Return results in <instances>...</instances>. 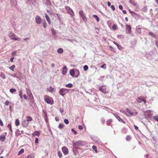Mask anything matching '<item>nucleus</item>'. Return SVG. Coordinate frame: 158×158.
<instances>
[{"label": "nucleus", "mask_w": 158, "mask_h": 158, "mask_svg": "<svg viewBox=\"0 0 158 158\" xmlns=\"http://www.w3.org/2000/svg\"><path fill=\"white\" fill-rule=\"evenodd\" d=\"M45 101L48 104L51 105L54 103V101L52 98L47 95H45L44 97Z\"/></svg>", "instance_id": "obj_1"}, {"label": "nucleus", "mask_w": 158, "mask_h": 158, "mask_svg": "<svg viewBox=\"0 0 158 158\" xmlns=\"http://www.w3.org/2000/svg\"><path fill=\"white\" fill-rule=\"evenodd\" d=\"M99 90L102 93L106 94L109 92V89L107 88L106 85H103L99 87Z\"/></svg>", "instance_id": "obj_2"}, {"label": "nucleus", "mask_w": 158, "mask_h": 158, "mask_svg": "<svg viewBox=\"0 0 158 158\" xmlns=\"http://www.w3.org/2000/svg\"><path fill=\"white\" fill-rule=\"evenodd\" d=\"M9 36L10 38L12 40H19L20 39L18 38L16 35L14 33L10 32L9 33Z\"/></svg>", "instance_id": "obj_3"}, {"label": "nucleus", "mask_w": 158, "mask_h": 158, "mask_svg": "<svg viewBox=\"0 0 158 158\" xmlns=\"http://www.w3.org/2000/svg\"><path fill=\"white\" fill-rule=\"evenodd\" d=\"M68 91V89L63 88L60 90L59 93L62 96H64Z\"/></svg>", "instance_id": "obj_4"}, {"label": "nucleus", "mask_w": 158, "mask_h": 158, "mask_svg": "<svg viewBox=\"0 0 158 158\" xmlns=\"http://www.w3.org/2000/svg\"><path fill=\"white\" fill-rule=\"evenodd\" d=\"M65 9L67 10L68 13L69 14L72 16L74 15V13L73 10L69 6H66L65 7Z\"/></svg>", "instance_id": "obj_5"}, {"label": "nucleus", "mask_w": 158, "mask_h": 158, "mask_svg": "<svg viewBox=\"0 0 158 158\" xmlns=\"http://www.w3.org/2000/svg\"><path fill=\"white\" fill-rule=\"evenodd\" d=\"M61 149L64 155H66L68 154L69 150L66 147H63Z\"/></svg>", "instance_id": "obj_6"}, {"label": "nucleus", "mask_w": 158, "mask_h": 158, "mask_svg": "<svg viewBox=\"0 0 158 158\" xmlns=\"http://www.w3.org/2000/svg\"><path fill=\"white\" fill-rule=\"evenodd\" d=\"M35 22L38 24H40L41 23L42 19L39 16H37L35 18Z\"/></svg>", "instance_id": "obj_7"}, {"label": "nucleus", "mask_w": 158, "mask_h": 158, "mask_svg": "<svg viewBox=\"0 0 158 158\" xmlns=\"http://www.w3.org/2000/svg\"><path fill=\"white\" fill-rule=\"evenodd\" d=\"M29 124V122L26 120H24L22 122V125L24 127H27Z\"/></svg>", "instance_id": "obj_8"}, {"label": "nucleus", "mask_w": 158, "mask_h": 158, "mask_svg": "<svg viewBox=\"0 0 158 158\" xmlns=\"http://www.w3.org/2000/svg\"><path fill=\"white\" fill-rule=\"evenodd\" d=\"M76 144L79 146H83L85 144V142L84 141L79 140L76 142Z\"/></svg>", "instance_id": "obj_9"}, {"label": "nucleus", "mask_w": 158, "mask_h": 158, "mask_svg": "<svg viewBox=\"0 0 158 158\" xmlns=\"http://www.w3.org/2000/svg\"><path fill=\"white\" fill-rule=\"evenodd\" d=\"M68 69L66 66H64L62 69V74L64 75H65L67 73Z\"/></svg>", "instance_id": "obj_10"}, {"label": "nucleus", "mask_w": 158, "mask_h": 158, "mask_svg": "<svg viewBox=\"0 0 158 158\" xmlns=\"http://www.w3.org/2000/svg\"><path fill=\"white\" fill-rule=\"evenodd\" d=\"M45 17L46 19L47 20V21L48 22V24L49 25H50L51 24V20H50V19L49 17L47 15V14L45 13Z\"/></svg>", "instance_id": "obj_11"}, {"label": "nucleus", "mask_w": 158, "mask_h": 158, "mask_svg": "<svg viewBox=\"0 0 158 158\" xmlns=\"http://www.w3.org/2000/svg\"><path fill=\"white\" fill-rule=\"evenodd\" d=\"M126 29L127 30L128 33H130L131 31V26L128 24H126Z\"/></svg>", "instance_id": "obj_12"}, {"label": "nucleus", "mask_w": 158, "mask_h": 158, "mask_svg": "<svg viewBox=\"0 0 158 158\" xmlns=\"http://www.w3.org/2000/svg\"><path fill=\"white\" fill-rule=\"evenodd\" d=\"M143 98L142 97H139L137 99V101L139 103H140L142 102Z\"/></svg>", "instance_id": "obj_13"}, {"label": "nucleus", "mask_w": 158, "mask_h": 158, "mask_svg": "<svg viewBox=\"0 0 158 158\" xmlns=\"http://www.w3.org/2000/svg\"><path fill=\"white\" fill-rule=\"evenodd\" d=\"M26 120L28 122H31L32 120V118L30 116H27L26 117Z\"/></svg>", "instance_id": "obj_14"}, {"label": "nucleus", "mask_w": 158, "mask_h": 158, "mask_svg": "<svg viewBox=\"0 0 158 158\" xmlns=\"http://www.w3.org/2000/svg\"><path fill=\"white\" fill-rule=\"evenodd\" d=\"M126 111L131 116H132L133 115V113L132 112L131 110L127 108L126 109Z\"/></svg>", "instance_id": "obj_15"}, {"label": "nucleus", "mask_w": 158, "mask_h": 158, "mask_svg": "<svg viewBox=\"0 0 158 158\" xmlns=\"http://www.w3.org/2000/svg\"><path fill=\"white\" fill-rule=\"evenodd\" d=\"M54 89L52 87L50 86L49 88L47 89V91L51 93H52L54 91Z\"/></svg>", "instance_id": "obj_16"}, {"label": "nucleus", "mask_w": 158, "mask_h": 158, "mask_svg": "<svg viewBox=\"0 0 158 158\" xmlns=\"http://www.w3.org/2000/svg\"><path fill=\"white\" fill-rule=\"evenodd\" d=\"M40 133L39 132L37 131H36L33 133L32 135L39 136L40 135Z\"/></svg>", "instance_id": "obj_17"}, {"label": "nucleus", "mask_w": 158, "mask_h": 158, "mask_svg": "<svg viewBox=\"0 0 158 158\" xmlns=\"http://www.w3.org/2000/svg\"><path fill=\"white\" fill-rule=\"evenodd\" d=\"M69 73H70V74L72 76H73L75 74L74 69H71Z\"/></svg>", "instance_id": "obj_18"}, {"label": "nucleus", "mask_w": 158, "mask_h": 158, "mask_svg": "<svg viewBox=\"0 0 158 158\" xmlns=\"http://www.w3.org/2000/svg\"><path fill=\"white\" fill-rule=\"evenodd\" d=\"M93 17L95 19L97 22H98L99 21V19L98 16L96 15H94Z\"/></svg>", "instance_id": "obj_19"}, {"label": "nucleus", "mask_w": 158, "mask_h": 158, "mask_svg": "<svg viewBox=\"0 0 158 158\" xmlns=\"http://www.w3.org/2000/svg\"><path fill=\"white\" fill-rule=\"evenodd\" d=\"M63 52V50L62 48H59L57 50V52L60 54L62 53Z\"/></svg>", "instance_id": "obj_20"}, {"label": "nucleus", "mask_w": 158, "mask_h": 158, "mask_svg": "<svg viewBox=\"0 0 158 158\" xmlns=\"http://www.w3.org/2000/svg\"><path fill=\"white\" fill-rule=\"evenodd\" d=\"M5 139V136L4 135H1L0 136V140L2 141H4Z\"/></svg>", "instance_id": "obj_21"}, {"label": "nucleus", "mask_w": 158, "mask_h": 158, "mask_svg": "<svg viewBox=\"0 0 158 158\" xmlns=\"http://www.w3.org/2000/svg\"><path fill=\"white\" fill-rule=\"evenodd\" d=\"M0 77L3 79H5L6 78V76L3 73H0Z\"/></svg>", "instance_id": "obj_22"}, {"label": "nucleus", "mask_w": 158, "mask_h": 158, "mask_svg": "<svg viewBox=\"0 0 158 158\" xmlns=\"http://www.w3.org/2000/svg\"><path fill=\"white\" fill-rule=\"evenodd\" d=\"M15 65H13L12 66L9 67V69L12 71H14V68H15Z\"/></svg>", "instance_id": "obj_23"}, {"label": "nucleus", "mask_w": 158, "mask_h": 158, "mask_svg": "<svg viewBox=\"0 0 158 158\" xmlns=\"http://www.w3.org/2000/svg\"><path fill=\"white\" fill-rule=\"evenodd\" d=\"M15 124L16 126H18L20 124V123L18 119H16L15 121Z\"/></svg>", "instance_id": "obj_24"}, {"label": "nucleus", "mask_w": 158, "mask_h": 158, "mask_svg": "<svg viewBox=\"0 0 158 158\" xmlns=\"http://www.w3.org/2000/svg\"><path fill=\"white\" fill-rule=\"evenodd\" d=\"M10 91L11 93H12L16 92V90L14 88H11L10 89Z\"/></svg>", "instance_id": "obj_25"}, {"label": "nucleus", "mask_w": 158, "mask_h": 158, "mask_svg": "<svg viewBox=\"0 0 158 158\" xmlns=\"http://www.w3.org/2000/svg\"><path fill=\"white\" fill-rule=\"evenodd\" d=\"M73 86V85L71 83H69L65 85V87L68 88H71Z\"/></svg>", "instance_id": "obj_26"}, {"label": "nucleus", "mask_w": 158, "mask_h": 158, "mask_svg": "<svg viewBox=\"0 0 158 158\" xmlns=\"http://www.w3.org/2000/svg\"><path fill=\"white\" fill-rule=\"evenodd\" d=\"M148 34H149V35H150L152 37H154L155 38L156 37V35L154 34L152 32H149L148 33Z\"/></svg>", "instance_id": "obj_27"}, {"label": "nucleus", "mask_w": 158, "mask_h": 158, "mask_svg": "<svg viewBox=\"0 0 158 158\" xmlns=\"http://www.w3.org/2000/svg\"><path fill=\"white\" fill-rule=\"evenodd\" d=\"M112 29L114 30H116L117 28V25L116 24H114L112 27Z\"/></svg>", "instance_id": "obj_28"}, {"label": "nucleus", "mask_w": 158, "mask_h": 158, "mask_svg": "<svg viewBox=\"0 0 158 158\" xmlns=\"http://www.w3.org/2000/svg\"><path fill=\"white\" fill-rule=\"evenodd\" d=\"M92 148L94 149V150L95 151L96 153L98 152V150H97V147L96 146L93 145L92 146Z\"/></svg>", "instance_id": "obj_29"}, {"label": "nucleus", "mask_w": 158, "mask_h": 158, "mask_svg": "<svg viewBox=\"0 0 158 158\" xmlns=\"http://www.w3.org/2000/svg\"><path fill=\"white\" fill-rule=\"evenodd\" d=\"M24 152V150L23 149H21V150L19 151V153H18V155H20L23 153Z\"/></svg>", "instance_id": "obj_30"}, {"label": "nucleus", "mask_w": 158, "mask_h": 158, "mask_svg": "<svg viewBox=\"0 0 158 158\" xmlns=\"http://www.w3.org/2000/svg\"><path fill=\"white\" fill-rule=\"evenodd\" d=\"M35 157V156L33 154H31L28 156L27 158H34Z\"/></svg>", "instance_id": "obj_31"}, {"label": "nucleus", "mask_w": 158, "mask_h": 158, "mask_svg": "<svg viewBox=\"0 0 158 158\" xmlns=\"http://www.w3.org/2000/svg\"><path fill=\"white\" fill-rule=\"evenodd\" d=\"M43 25L44 28H47V23L45 20L43 22Z\"/></svg>", "instance_id": "obj_32"}, {"label": "nucleus", "mask_w": 158, "mask_h": 158, "mask_svg": "<svg viewBox=\"0 0 158 158\" xmlns=\"http://www.w3.org/2000/svg\"><path fill=\"white\" fill-rule=\"evenodd\" d=\"M129 0V2L131 3V4H132L133 5H136L135 1H133L132 0Z\"/></svg>", "instance_id": "obj_33"}, {"label": "nucleus", "mask_w": 158, "mask_h": 158, "mask_svg": "<svg viewBox=\"0 0 158 158\" xmlns=\"http://www.w3.org/2000/svg\"><path fill=\"white\" fill-rule=\"evenodd\" d=\"M153 120L158 121V115L154 116L153 117Z\"/></svg>", "instance_id": "obj_34"}, {"label": "nucleus", "mask_w": 158, "mask_h": 158, "mask_svg": "<svg viewBox=\"0 0 158 158\" xmlns=\"http://www.w3.org/2000/svg\"><path fill=\"white\" fill-rule=\"evenodd\" d=\"M64 126V125L62 123H60L58 126V127L60 129H62Z\"/></svg>", "instance_id": "obj_35"}, {"label": "nucleus", "mask_w": 158, "mask_h": 158, "mask_svg": "<svg viewBox=\"0 0 158 158\" xmlns=\"http://www.w3.org/2000/svg\"><path fill=\"white\" fill-rule=\"evenodd\" d=\"M81 17H82V19H83V20L85 22H86L87 21V18L85 16V15H84V16H82Z\"/></svg>", "instance_id": "obj_36"}, {"label": "nucleus", "mask_w": 158, "mask_h": 158, "mask_svg": "<svg viewBox=\"0 0 158 158\" xmlns=\"http://www.w3.org/2000/svg\"><path fill=\"white\" fill-rule=\"evenodd\" d=\"M79 14L81 17L85 15L84 14L82 10H81L79 11Z\"/></svg>", "instance_id": "obj_37"}, {"label": "nucleus", "mask_w": 158, "mask_h": 158, "mask_svg": "<svg viewBox=\"0 0 158 158\" xmlns=\"http://www.w3.org/2000/svg\"><path fill=\"white\" fill-rule=\"evenodd\" d=\"M58 155L59 157L60 158L62 157V154L60 151H59L58 152Z\"/></svg>", "instance_id": "obj_38"}, {"label": "nucleus", "mask_w": 158, "mask_h": 158, "mask_svg": "<svg viewBox=\"0 0 158 158\" xmlns=\"http://www.w3.org/2000/svg\"><path fill=\"white\" fill-rule=\"evenodd\" d=\"M7 127L9 128V129L10 130V131L11 132H12V128H11V125L10 124H8V126H7Z\"/></svg>", "instance_id": "obj_39"}, {"label": "nucleus", "mask_w": 158, "mask_h": 158, "mask_svg": "<svg viewBox=\"0 0 158 158\" xmlns=\"http://www.w3.org/2000/svg\"><path fill=\"white\" fill-rule=\"evenodd\" d=\"M11 2L13 3V5L16 4L17 2L16 0H10Z\"/></svg>", "instance_id": "obj_40"}, {"label": "nucleus", "mask_w": 158, "mask_h": 158, "mask_svg": "<svg viewBox=\"0 0 158 158\" xmlns=\"http://www.w3.org/2000/svg\"><path fill=\"white\" fill-rule=\"evenodd\" d=\"M27 95H29V94H31V91L29 89H27Z\"/></svg>", "instance_id": "obj_41"}, {"label": "nucleus", "mask_w": 158, "mask_h": 158, "mask_svg": "<svg viewBox=\"0 0 158 158\" xmlns=\"http://www.w3.org/2000/svg\"><path fill=\"white\" fill-rule=\"evenodd\" d=\"M22 94H23V93H22V91H20L19 92V96H20V97L21 99H22V98H23Z\"/></svg>", "instance_id": "obj_42"}, {"label": "nucleus", "mask_w": 158, "mask_h": 158, "mask_svg": "<svg viewBox=\"0 0 158 158\" xmlns=\"http://www.w3.org/2000/svg\"><path fill=\"white\" fill-rule=\"evenodd\" d=\"M88 69V67L87 65H85L84 66V69L85 71H87Z\"/></svg>", "instance_id": "obj_43"}, {"label": "nucleus", "mask_w": 158, "mask_h": 158, "mask_svg": "<svg viewBox=\"0 0 158 158\" xmlns=\"http://www.w3.org/2000/svg\"><path fill=\"white\" fill-rule=\"evenodd\" d=\"M112 119H109L107 121V123H108L107 125H108V124H110L112 123Z\"/></svg>", "instance_id": "obj_44"}, {"label": "nucleus", "mask_w": 158, "mask_h": 158, "mask_svg": "<svg viewBox=\"0 0 158 158\" xmlns=\"http://www.w3.org/2000/svg\"><path fill=\"white\" fill-rule=\"evenodd\" d=\"M10 102L9 101H6L5 102V104L6 105V106H8L9 104H10Z\"/></svg>", "instance_id": "obj_45"}, {"label": "nucleus", "mask_w": 158, "mask_h": 158, "mask_svg": "<svg viewBox=\"0 0 158 158\" xmlns=\"http://www.w3.org/2000/svg\"><path fill=\"white\" fill-rule=\"evenodd\" d=\"M64 122L66 124H68L69 123V121L67 119H65L64 120Z\"/></svg>", "instance_id": "obj_46"}, {"label": "nucleus", "mask_w": 158, "mask_h": 158, "mask_svg": "<svg viewBox=\"0 0 158 158\" xmlns=\"http://www.w3.org/2000/svg\"><path fill=\"white\" fill-rule=\"evenodd\" d=\"M102 68H103L104 69H106V64H104L101 67Z\"/></svg>", "instance_id": "obj_47"}, {"label": "nucleus", "mask_w": 158, "mask_h": 158, "mask_svg": "<svg viewBox=\"0 0 158 158\" xmlns=\"http://www.w3.org/2000/svg\"><path fill=\"white\" fill-rule=\"evenodd\" d=\"M119 119H118V120L122 122V123H125V122L122 119H121L119 117L118 118Z\"/></svg>", "instance_id": "obj_48"}, {"label": "nucleus", "mask_w": 158, "mask_h": 158, "mask_svg": "<svg viewBox=\"0 0 158 158\" xmlns=\"http://www.w3.org/2000/svg\"><path fill=\"white\" fill-rule=\"evenodd\" d=\"M72 131L73 133V134L75 135H76L77 134V132L75 131L73 129H72Z\"/></svg>", "instance_id": "obj_49"}, {"label": "nucleus", "mask_w": 158, "mask_h": 158, "mask_svg": "<svg viewBox=\"0 0 158 158\" xmlns=\"http://www.w3.org/2000/svg\"><path fill=\"white\" fill-rule=\"evenodd\" d=\"M51 30L53 34H56L55 31L53 28H52Z\"/></svg>", "instance_id": "obj_50"}, {"label": "nucleus", "mask_w": 158, "mask_h": 158, "mask_svg": "<svg viewBox=\"0 0 158 158\" xmlns=\"http://www.w3.org/2000/svg\"><path fill=\"white\" fill-rule=\"evenodd\" d=\"M38 140H38V138H35V144H37L38 143Z\"/></svg>", "instance_id": "obj_51"}, {"label": "nucleus", "mask_w": 158, "mask_h": 158, "mask_svg": "<svg viewBox=\"0 0 158 158\" xmlns=\"http://www.w3.org/2000/svg\"><path fill=\"white\" fill-rule=\"evenodd\" d=\"M78 129L80 130H82L83 129V127L81 125H79L78 127Z\"/></svg>", "instance_id": "obj_52"}, {"label": "nucleus", "mask_w": 158, "mask_h": 158, "mask_svg": "<svg viewBox=\"0 0 158 158\" xmlns=\"http://www.w3.org/2000/svg\"><path fill=\"white\" fill-rule=\"evenodd\" d=\"M0 125L2 127H3L4 126L3 124L1 119H0Z\"/></svg>", "instance_id": "obj_53"}, {"label": "nucleus", "mask_w": 158, "mask_h": 158, "mask_svg": "<svg viewBox=\"0 0 158 158\" xmlns=\"http://www.w3.org/2000/svg\"><path fill=\"white\" fill-rule=\"evenodd\" d=\"M126 139L127 141L130 140L131 139V137L129 136H128L126 137Z\"/></svg>", "instance_id": "obj_54"}, {"label": "nucleus", "mask_w": 158, "mask_h": 158, "mask_svg": "<svg viewBox=\"0 0 158 158\" xmlns=\"http://www.w3.org/2000/svg\"><path fill=\"white\" fill-rule=\"evenodd\" d=\"M111 7L113 10H115V8L113 5H111Z\"/></svg>", "instance_id": "obj_55"}, {"label": "nucleus", "mask_w": 158, "mask_h": 158, "mask_svg": "<svg viewBox=\"0 0 158 158\" xmlns=\"http://www.w3.org/2000/svg\"><path fill=\"white\" fill-rule=\"evenodd\" d=\"M119 8L120 10H122L123 9V6L122 5H120L119 6Z\"/></svg>", "instance_id": "obj_56"}, {"label": "nucleus", "mask_w": 158, "mask_h": 158, "mask_svg": "<svg viewBox=\"0 0 158 158\" xmlns=\"http://www.w3.org/2000/svg\"><path fill=\"white\" fill-rule=\"evenodd\" d=\"M105 120L104 118H102L101 119V121L102 123L104 124L105 122Z\"/></svg>", "instance_id": "obj_57"}, {"label": "nucleus", "mask_w": 158, "mask_h": 158, "mask_svg": "<svg viewBox=\"0 0 158 158\" xmlns=\"http://www.w3.org/2000/svg\"><path fill=\"white\" fill-rule=\"evenodd\" d=\"M23 96L24 99L26 100H27V97L26 94H24Z\"/></svg>", "instance_id": "obj_58"}, {"label": "nucleus", "mask_w": 158, "mask_h": 158, "mask_svg": "<svg viewBox=\"0 0 158 158\" xmlns=\"http://www.w3.org/2000/svg\"><path fill=\"white\" fill-rule=\"evenodd\" d=\"M28 96L30 97V98H33V95L32 93L31 94H29Z\"/></svg>", "instance_id": "obj_59"}, {"label": "nucleus", "mask_w": 158, "mask_h": 158, "mask_svg": "<svg viewBox=\"0 0 158 158\" xmlns=\"http://www.w3.org/2000/svg\"><path fill=\"white\" fill-rule=\"evenodd\" d=\"M156 46L158 48V40L156 42Z\"/></svg>", "instance_id": "obj_60"}, {"label": "nucleus", "mask_w": 158, "mask_h": 158, "mask_svg": "<svg viewBox=\"0 0 158 158\" xmlns=\"http://www.w3.org/2000/svg\"><path fill=\"white\" fill-rule=\"evenodd\" d=\"M107 5L108 6H110L111 5V3L110 2H107Z\"/></svg>", "instance_id": "obj_61"}, {"label": "nucleus", "mask_w": 158, "mask_h": 158, "mask_svg": "<svg viewBox=\"0 0 158 158\" xmlns=\"http://www.w3.org/2000/svg\"><path fill=\"white\" fill-rule=\"evenodd\" d=\"M14 57H11V58H10V61L11 62H13V60L14 59Z\"/></svg>", "instance_id": "obj_62"}, {"label": "nucleus", "mask_w": 158, "mask_h": 158, "mask_svg": "<svg viewBox=\"0 0 158 158\" xmlns=\"http://www.w3.org/2000/svg\"><path fill=\"white\" fill-rule=\"evenodd\" d=\"M134 127H135V129L136 130H137L138 129V127L137 126H136L135 125H134Z\"/></svg>", "instance_id": "obj_63"}, {"label": "nucleus", "mask_w": 158, "mask_h": 158, "mask_svg": "<svg viewBox=\"0 0 158 158\" xmlns=\"http://www.w3.org/2000/svg\"><path fill=\"white\" fill-rule=\"evenodd\" d=\"M122 11H123V14H126L127 12L126 10H123Z\"/></svg>", "instance_id": "obj_64"}]
</instances>
